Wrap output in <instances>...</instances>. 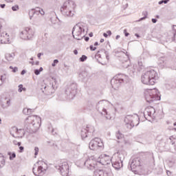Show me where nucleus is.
Instances as JSON below:
<instances>
[{
    "mask_svg": "<svg viewBox=\"0 0 176 176\" xmlns=\"http://www.w3.org/2000/svg\"><path fill=\"white\" fill-rule=\"evenodd\" d=\"M85 164L88 167V168H89V170H94V168H99L100 167L98 159L96 160L94 156H91L87 160Z\"/></svg>",
    "mask_w": 176,
    "mask_h": 176,
    "instance_id": "1a4fd4ad",
    "label": "nucleus"
},
{
    "mask_svg": "<svg viewBox=\"0 0 176 176\" xmlns=\"http://www.w3.org/2000/svg\"><path fill=\"white\" fill-rule=\"evenodd\" d=\"M42 71H43V68L40 67V69L38 70V69L34 70V74H35V75H39V74H41V72H42Z\"/></svg>",
    "mask_w": 176,
    "mask_h": 176,
    "instance_id": "c85d7f7f",
    "label": "nucleus"
},
{
    "mask_svg": "<svg viewBox=\"0 0 176 176\" xmlns=\"http://www.w3.org/2000/svg\"><path fill=\"white\" fill-rule=\"evenodd\" d=\"M39 65V62L37 61V62L36 63V65Z\"/></svg>",
    "mask_w": 176,
    "mask_h": 176,
    "instance_id": "3c124183",
    "label": "nucleus"
},
{
    "mask_svg": "<svg viewBox=\"0 0 176 176\" xmlns=\"http://www.w3.org/2000/svg\"><path fill=\"white\" fill-rule=\"evenodd\" d=\"M104 42V38L100 39V43H102Z\"/></svg>",
    "mask_w": 176,
    "mask_h": 176,
    "instance_id": "de8ad7c7",
    "label": "nucleus"
},
{
    "mask_svg": "<svg viewBox=\"0 0 176 176\" xmlns=\"http://www.w3.org/2000/svg\"><path fill=\"white\" fill-rule=\"evenodd\" d=\"M34 151H35L34 155L36 156V155H38V152H39V148L35 147V148H34Z\"/></svg>",
    "mask_w": 176,
    "mask_h": 176,
    "instance_id": "72a5a7b5",
    "label": "nucleus"
},
{
    "mask_svg": "<svg viewBox=\"0 0 176 176\" xmlns=\"http://www.w3.org/2000/svg\"><path fill=\"white\" fill-rule=\"evenodd\" d=\"M156 21H157V20H156V19H152V22H153V23H156Z\"/></svg>",
    "mask_w": 176,
    "mask_h": 176,
    "instance_id": "79ce46f5",
    "label": "nucleus"
},
{
    "mask_svg": "<svg viewBox=\"0 0 176 176\" xmlns=\"http://www.w3.org/2000/svg\"><path fill=\"white\" fill-rule=\"evenodd\" d=\"M56 167L59 170L61 175L68 176V174H69V165H68V162L65 160H60Z\"/></svg>",
    "mask_w": 176,
    "mask_h": 176,
    "instance_id": "423d86ee",
    "label": "nucleus"
},
{
    "mask_svg": "<svg viewBox=\"0 0 176 176\" xmlns=\"http://www.w3.org/2000/svg\"><path fill=\"white\" fill-rule=\"evenodd\" d=\"M94 132V128H93V126H86V128H82L81 131V137L82 138H87V133Z\"/></svg>",
    "mask_w": 176,
    "mask_h": 176,
    "instance_id": "4468645a",
    "label": "nucleus"
},
{
    "mask_svg": "<svg viewBox=\"0 0 176 176\" xmlns=\"http://www.w3.org/2000/svg\"><path fill=\"white\" fill-rule=\"evenodd\" d=\"M7 102L8 104H10V100H8Z\"/></svg>",
    "mask_w": 176,
    "mask_h": 176,
    "instance_id": "603ef678",
    "label": "nucleus"
},
{
    "mask_svg": "<svg viewBox=\"0 0 176 176\" xmlns=\"http://www.w3.org/2000/svg\"><path fill=\"white\" fill-rule=\"evenodd\" d=\"M89 36H91V37L93 36V33H90Z\"/></svg>",
    "mask_w": 176,
    "mask_h": 176,
    "instance_id": "8fccbe9b",
    "label": "nucleus"
},
{
    "mask_svg": "<svg viewBox=\"0 0 176 176\" xmlns=\"http://www.w3.org/2000/svg\"><path fill=\"white\" fill-rule=\"evenodd\" d=\"M96 47H94V46H93V45H91V46H90V50L94 51V50H96Z\"/></svg>",
    "mask_w": 176,
    "mask_h": 176,
    "instance_id": "e433bc0d",
    "label": "nucleus"
},
{
    "mask_svg": "<svg viewBox=\"0 0 176 176\" xmlns=\"http://www.w3.org/2000/svg\"><path fill=\"white\" fill-rule=\"evenodd\" d=\"M46 35H47V33H45V36H46Z\"/></svg>",
    "mask_w": 176,
    "mask_h": 176,
    "instance_id": "6e6d98bb",
    "label": "nucleus"
},
{
    "mask_svg": "<svg viewBox=\"0 0 176 176\" xmlns=\"http://www.w3.org/2000/svg\"><path fill=\"white\" fill-rule=\"evenodd\" d=\"M38 166H35L33 168V173L36 176H41L46 173V164L43 161H39Z\"/></svg>",
    "mask_w": 176,
    "mask_h": 176,
    "instance_id": "0eeeda50",
    "label": "nucleus"
},
{
    "mask_svg": "<svg viewBox=\"0 0 176 176\" xmlns=\"http://www.w3.org/2000/svg\"><path fill=\"white\" fill-rule=\"evenodd\" d=\"M89 148L91 151L104 149V142H102V140L100 138H95L90 141Z\"/></svg>",
    "mask_w": 176,
    "mask_h": 176,
    "instance_id": "39448f33",
    "label": "nucleus"
},
{
    "mask_svg": "<svg viewBox=\"0 0 176 176\" xmlns=\"http://www.w3.org/2000/svg\"><path fill=\"white\" fill-rule=\"evenodd\" d=\"M144 164V161L141 157H136L132 160L131 163V170H135L137 167H141Z\"/></svg>",
    "mask_w": 176,
    "mask_h": 176,
    "instance_id": "ddd939ff",
    "label": "nucleus"
},
{
    "mask_svg": "<svg viewBox=\"0 0 176 176\" xmlns=\"http://www.w3.org/2000/svg\"><path fill=\"white\" fill-rule=\"evenodd\" d=\"M120 60L122 63H126L129 61V56L126 55L125 54H122V57L120 58Z\"/></svg>",
    "mask_w": 176,
    "mask_h": 176,
    "instance_id": "aec40b11",
    "label": "nucleus"
},
{
    "mask_svg": "<svg viewBox=\"0 0 176 176\" xmlns=\"http://www.w3.org/2000/svg\"><path fill=\"white\" fill-rule=\"evenodd\" d=\"M133 120H134V116L128 115L125 117L124 122L126 124H130L131 123H133Z\"/></svg>",
    "mask_w": 176,
    "mask_h": 176,
    "instance_id": "6ab92c4d",
    "label": "nucleus"
},
{
    "mask_svg": "<svg viewBox=\"0 0 176 176\" xmlns=\"http://www.w3.org/2000/svg\"><path fill=\"white\" fill-rule=\"evenodd\" d=\"M124 34L125 35V36H127L128 35H129V32H127L126 30H124Z\"/></svg>",
    "mask_w": 176,
    "mask_h": 176,
    "instance_id": "c9c22d12",
    "label": "nucleus"
},
{
    "mask_svg": "<svg viewBox=\"0 0 176 176\" xmlns=\"http://www.w3.org/2000/svg\"><path fill=\"white\" fill-rule=\"evenodd\" d=\"M94 46H98V42H96V43H94Z\"/></svg>",
    "mask_w": 176,
    "mask_h": 176,
    "instance_id": "49530a36",
    "label": "nucleus"
},
{
    "mask_svg": "<svg viewBox=\"0 0 176 176\" xmlns=\"http://www.w3.org/2000/svg\"><path fill=\"white\" fill-rule=\"evenodd\" d=\"M98 163L102 166H108L112 163V157L107 154H101L98 158Z\"/></svg>",
    "mask_w": 176,
    "mask_h": 176,
    "instance_id": "9d476101",
    "label": "nucleus"
},
{
    "mask_svg": "<svg viewBox=\"0 0 176 176\" xmlns=\"http://www.w3.org/2000/svg\"><path fill=\"white\" fill-rule=\"evenodd\" d=\"M118 38H120V36L119 35L116 36V39H118Z\"/></svg>",
    "mask_w": 176,
    "mask_h": 176,
    "instance_id": "09e8293b",
    "label": "nucleus"
},
{
    "mask_svg": "<svg viewBox=\"0 0 176 176\" xmlns=\"http://www.w3.org/2000/svg\"><path fill=\"white\" fill-rule=\"evenodd\" d=\"M157 80H159V74L153 69L146 71L141 77V82L147 86H155Z\"/></svg>",
    "mask_w": 176,
    "mask_h": 176,
    "instance_id": "f257e3e1",
    "label": "nucleus"
},
{
    "mask_svg": "<svg viewBox=\"0 0 176 176\" xmlns=\"http://www.w3.org/2000/svg\"><path fill=\"white\" fill-rule=\"evenodd\" d=\"M56 64H58V60L55 59L52 63V67H56Z\"/></svg>",
    "mask_w": 176,
    "mask_h": 176,
    "instance_id": "473e14b6",
    "label": "nucleus"
},
{
    "mask_svg": "<svg viewBox=\"0 0 176 176\" xmlns=\"http://www.w3.org/2000/svg\"><path fill=\"white\" fill-rule=\"evenodd\" d=\"M39 13H41V14H45V11H43V10H39Z\"/></svg>",
    "mask_w": 176,
    "mask_h": 176,
    "instance_id": "58836bf2",
    "label": "nucleus"
},
{
    "mask_svg": "<svg viewBox=\"0 0 176 176\" xmlns=\"http://www.w3.org/2000/svg\"><path fill=\"white\" fill-rule=\"evenodd\" d=\"M12 10L14 12H16V10H19V6L16 5L12 8Z\"/></svg>",
    "mask_w": 176,
    "mask_h": 176,
    "instance_id": "2f4dec72",
    "label": "nucleus"
},
{
    "mask_svg": "<svg viewBox=\"0 0 176 176\" xmlns=\"http://www.w3.org/2000/svg\"><path fill=\"white\" fill-rule=\"evenodd\" d=\"M111 35H112V32H111V30H108L107 33L103 34V36H104V38H108V36H111Z\"/></svg>",
    "mask_w": 176,
    "mask_h": 176,
    "instance_id": "393cba45",
    "label": "nucleus"
},
{
    "mask_svg": "<svg viewBox=\"0 0 176 176\" xmlns=\"http://www.w3.org/2000/svg\"><path fill=\"white\" fill-rule=\"evenodd\" d=\"M83 28L79 25H76L73 28L72 35L74 39H77L78 41H80L83 38Z\"/></svg>",
    "mask_w": 176,
    "mask_h": 176,
    "instance_id": "9b49d317",
    "label": "nucleus"
},
{
    "mask_svg": "<svg viewBox=\"0 0 176 176\" xmlns=\"http://www.w3.org/2000/svg\"><path fill=\"white\" fill-rule=\"evenodd\" d=\"M156 17H157V19H159V15H157V16H156Z\"/></svg>",
    "mask_w": 176,
    "mask_h": 176,
    "instance_id": "5fc2aeb1",
    "label": "nucleus"
},
{
    "mask_svg": "<svg viewBox=\"0 0 176 176\" xmlns=\"http://www.w3.org/2000/svg\"><path fill=\"white\" fill-rule=\"evenodd\" d=\"M0 6H1V8L2 9H3V8H5V6H6V5H5V4H1Z\"/></svg>",
    "mask_w": 176,
    "mask_h": 176,
    "instance_id": "ea45409f",
    "label": "nucleus"
},
{
    "mask_svg": "<svg viewBox=\"0 0 176 176\" xmlns=\"http://www.w3.org/2000/svg\"><path fill=\"white\" fill-rule=\"evenodd\" d=\"M94 176H112V172H104L101 170H96L94 173Z\"/></svg>",
    "mask_w": 176,
    "mask_h": 176,
    "instance_id": "dca6fc26",
    "label": "nucleus"
},
{
    "mask_svg": "<svg viewBox=\"0 0 176 176\" xmlns=\"http://www.w3.org/2000/svg\"><path fill=\"white\" fill-rule=\"evenodd\" d=\"M116 138L118 140H122V138H124V135L122 134L120 131H118L116 134Z\"/></svg>",
    "mask_w": 176,
    "mask_h": 176,
    "instance_id": "b1692460",
    "label": "nucleus"
},
{
    "mask_svg": "<svg viewBox=\"0 0 176 176\" xmlns=\"http://www.w3.org/2000/svg\"><path fill=\"white\" fill-rule=\"evenodd\" d=\"M89 39V37H85V41L86 42H88Z\"/></svg>",
    "mask_w": 176,
    "mask_h": 176,
    "instance_id": "37998d69",
    "label": "nucleus"
},
{
    "mask_svg": "<svg viewBox=\"0 0 176 176\" xmlns=\"http://www.w3.org/2000/svg\"><path fill=\"white\" fill-rule=\"evenodd\" d=\"M146 113L148 114V116H152L153 115H155V108H153V107H147L145 109Z\"/></svg>",
    "mask_w": 176,
    "mask_h": 176,
    "instance_id": "a211bd4d",
    "label": "nucleus"
},
{
    "mask_svg": "<svg viewBox=\"0 0 176 176\" xmlns=\"http://www.w3.org/2000/svg\"><path fill=\"white\" fill-rule=\"evenodd\" d=\"M173 126H176V122H175V123L173 124Z\"/></svg>",
    "mask_w": 176,
    "mask_h": 176,
    "instance_id": "864d4df0",
    "label": "nucleus"
},
{
    "mask_svg": "<svg viewBox=\"0 0 176 176\" xmlns=\"http://www.w3.org/2000/svg\"><path fill=\"white\" fill-rule=\"evenodd\" d=\"M80 60L82 62L85 61V60H87V56L82 55V57L80 58Z\"/></svg>",
    "mask_w": 176,
    "mask_h": 176,
    "instance_id": "7c9ffc66",
    "label": "nucleus"
},
{
    "mask_svg": "<svg viewBox=\"0 0 176 176\" xmlns=\"http://www.w3.org/2000/svg\"><path fill=\"white\" fill-rule=\"evenodd\" d=\"M31 112H32L31 109L24 108L23 110V113L25 115H30V113H31Z\"/></svg>",
    "mask_w": 176,
    "mask_h": 176,
    "instance_id": "4be33fe9",
    "label": "nucleus"
},
{
    "mask_svg": "<svg viewBox=\"0 0 176 176\" xmlns=\"http://www.w3.org/2000/svg\"><path fill=\"white\" fill-rule=\"evenodd\" d=\"M76 8V4H75V2L72 0H68L63 3L60 8V12H63V13H65V14L69 17H72V16H74L72 12L75 11Z\"/></svg>",
    "mask_w": 176,
    "mask_h": 176,
    "instance_id": "7ed1b4c3",
    "label": "nucleus"
},
{
    "mask_svg": "<svg viewBox=\"0 0 176 176\" xmlns=\"http://www.w3.org/2000/svg\"><path fill=\"white\" fill-rule=\"evenodd\" d=\"M144 98L149 104H152L155 101H160V91L157 89H146L144 91Z\"/></svg>",
    "mask_w": 176,
    "mask_h": 176,
    "instance_id": "f03ea898",
    "label": "nucleus"
},
{
    "mask_svg": "<svg viewBox=\"0 0 176 176\" xmlns=\"http://www.w3.org/2000/svg\"><path fill=\"white\" fill-rule=\"evenodd\" d=\"M41 56H42V53H38V55H37V57L38 58H41Z\"/></svg>",
    "mask_w": 176,
    "mask_h": 176,
    "instance_id": "a19ab883",
    "label": "nucleus"
},
{
    "mask_svg": "<svg viewBox=\"0 0 176 176\" xmlns=\"http://www.w3.org/2000/svg\"><path fill=\"white\" fill-rule=\"evenodd\" d=\"M13 131H16L15 137L16 138H21L23 135H24V130L23 129H17V128H12Z\"/></svg>",
    "mask_w": 176,
    "mask_h": 176,
    "instance_id": "f3484780",
    "label": "nucleus"
},
{
    "mask_svg": "<svg viewBox=\"0 0 176 176\" xmlns=\"http://www.w3.org/2000/svg\"><path fill=\"white\" fill-rule=\"evenodd\" d=\"M29 120H31L32 124L33 126H39V122H41V118L36 116H32L29 117Z\"/></svg>",
    "mask_w": 176,
    "mask_h": 176,
    "instance_id": "2eb2a0df",
    "label": "nucleus"
},
{
    "mask_svg": "<svg viewBox=\"0 0 176 176\" xmlns=\"http://www.w3.org/2000/svg\"><path fill=\"white\" fill-rule=\"evenodd\" d=\"M74 54H78V50H74Z\"/></svg>",
    "mask_w": 176,
    "mask_h": 176,
    "instance_id": "c03bdc74",
    "label": "nucleus"
},
{
    "mask_svg": "<svg viewBox=\"0 0 176 176\" xmlns=\"http://www.w3.org/2000/svg\"><path fill=\"white\" fill-rule=\"evenodd\" d=\"M1 118H0V124H1Z\"/></svg>",
    "mask_w": 176,
    "mask_h": 176,
    "instance_id": "4d7b16f0",
    "label": "nucleus"
},
{
    "mask_svg": "<svg viewBox=\"0 0 176 176\" xmlns=\"http://www.w3.org/2000/svg\"><path fill=\"white\" fill-rule=\"evenodd\" d=\"M0 164H5V158L3 157V155H2L1 153H0Z\"/></svg>",
    "mask_w": 176,
    "mask_h": 176,
    "instance_id": "bb28decb",
    "label": "nucleus"
},
{
    "mask_svg": "<svg viewBox=\"0 0 176 176\" xmlns=\"http://www.w3.org/2000/svg\"><path fill=\"white\" fill-rule=\"evenodd\" d=\"M27 90V89H25V87H24L23 86V85H19V89H18V91L19 93H21V91H25Z\"/></svg>",
    "mask_w": 176,
    "mask_h": 176,
    "instance_id": "5701e85b",
    "label": "nucleus"
},
{
    "mask_svg": "<svg viewBox=\"0 0 176 176\" xmlns=\"http://www.w3.org/2000/svg\"><path fill=\"white\" fill-rule=\"evenodd\" d=\"M168 2H170V0H162L159 1V5H162V3H167Z\"/></svg>",
    "mask_w": 176,
    "mask_h": 176,
    "instance_id": "c756f323",
    "label": "nucleus"
},
{
    "mask_svg": "<svg viewBox=\"0 0 176 176\" xmlns=\"http://www.w3.org/2000/svg\"><path fill=\"white\" fill-rule=\"evenodd\" d=\"M24 74H25V70H23V71L21 72V75H24Z\"/></svg>",
    "mask_w": 176,
    "mask_h": 176,
    "instance_id": "a18cd8bd",
    "label": "nucleus"
},
{
    "mask_svg": "<svg viewBox=\"0 0 176 176\" xmlns=\"http://www.w3.org/2000/svg\"><path fill=\"white\" fill-rule=\"evenodd\" d=\"M19 152H20V153H22V152H24L23 146H19Z\"/></svg>",
    "mask_w": 176,
    "mask_h": 176,
    "instance_id": "f704fd0d",
    "label": "nucleus"
},
{
    "mask_svg": "<svg viewBox=\"0 0 176 176\" xmlns=\"http://www.w3.org/2000/svg\"><path fill=\"white\" fill-rule=\"evenodd\" d=\"M0 43L1 45H9L12 43L10 36L6 32H2L0 34Z\"/></svg>",
    "mask_w": 176,
    "mask_h": 176,
    "instance_id": "f8f14e48",
    "label": "nucleus"
},
{
    "mask_svg": "<svg viewBox=\"0 0 176 176\" xmlns=\"http://www.w3.org/2000/svg\"><path fill=\"white\" fill-rule=\"evenodd\" d=\"M8 79V76H6V74H4L3 76H1L0 80H1V85L2 83H3V82H5L6 80Z\"/></svg>",
    "mask_w": 176,
    "mask_h": 176,
    "instance_id": "a878e982",
    "label": "nucleus"
},
{
    "mask_svg": "<svg viewBox=\"0 0 176 176\" xmlns=\"http://www.w3.org/2000/svg\"><path fill=\"white\" fill-rule=\"evenodd\" d=\"M112 166L114 168H116V170H119V168H120V163L119 162H115L112 164Z\"/></svg>",
    "mask_w": 176,
    "mask_h": 176,
    "instance_id": "412c9836",
    "label": "nucleus"
},
{
    "mask_svg": "<svg viewBox=\"0 0 176 176\" xmlns=\"http://www.w3.org/2000/svg\"><path fill=\"white\" fill-rule=\"evenodd\" d=\"M126 76L123 74H118L115 76L111 80L113 89H118L121 83H123Z\"/></svg>",
    "mask_w": 176,
    "mask_h": 176,
    "instance_id": "6e6552de",
    "label": "nucleus"
},
{
    "mask_svg": "<svg viewBox=\"0 0 176 176\" xmlns=\"http://www.w3.org/2000/svg\"><path fill=\"white\" fill-rule=\"evenodd\" d=\"M20 37L25 41H32L35 38V30L30 27H26L21 32Z\"/></svg>",
    "mask_w": 176,
    "mask_h": 176,
    "instance_id": "20e7f679",
    "label": "nucleus"
},
{
    "mask_svg": "<svg viewBox=\"0 0 176 176\" xmlns=\"http://www.w3.org/2000/svg\"><path fill=\"white\" fill-rule=\"evenodd\" d=\"M8 155L10 156V160H13V159H14V157H16V153H8Z\"/></svg>",
    "mask_w": 176,
    "mask_h": 176,
    "instance_id": "cd10ccee",
    "label": "nucleus"
},
{
    "mask_svg": "<svg viewBox=\"0 0 176 176\" xmlns=\"http://www.w3.org/2000/svg\"><path fill=\"white\" fill-rule=\"evenodd\" d=\"M14 145H18V146H20V145H21V142H17L16 143L15 142H14Z\"/></svg>",
    "mask_w": 176,
    "mask_h": 176,
    "instance_id": "4c0bfd02",
    "label": "nucleus"
}]
</instances>
